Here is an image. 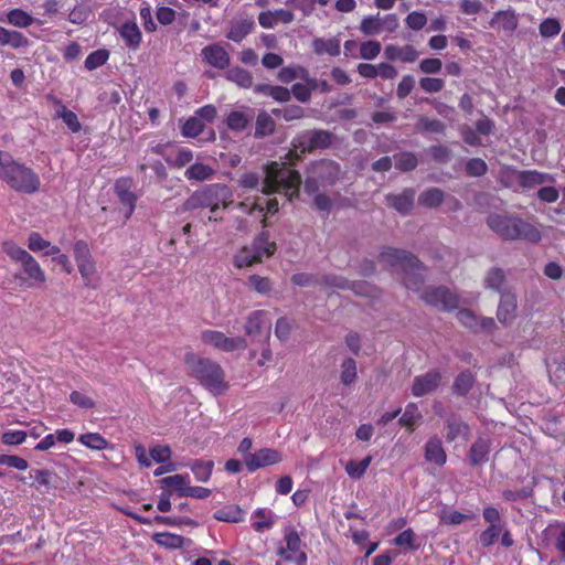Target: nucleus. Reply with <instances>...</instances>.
Returning a JSON list of instances; mask_svg holds the SVG:
<instances>
[{
    "label": "nucleus",
    "instance_id": "nucleus-1",
    "mask_svg": "<svg viewBox=\"0 0 565 565\" xmlns=\"http://www.w3.org/2000/svg\"><path fill=\"white\" fill-rule=\"evenodd\" d=\"M486 224L504 241L539 243L542 239V233L536 225L514 213H490L486 218Z\"/></svg>",
    "mask_w": 565,
    "mask_h": 565
},
{
    "label": "nucleus",
    "instance_id": "nucleus-2",
    "mask_svg": "<svg viewBox=\"0 0 565 565\" xmlns=\"http://www.w3.org/2000/svg\"><path fill=\"white\" fill-rule=\"evenodd\" d=\"M379 262L386 267L404 274V285L407 289L418 291L424 285V271L426 268L412 253L393 247H384L379 256Z\"/></svg>",
    "mask_w": 565,
    "mask_h": 565
},
{
    "label": "nucleus",
    "instance_id": "nucleus-3",
    "mask_svg": "<svg viewBox=\"0 0 565 565\" xmlns=\"http://www.w3.org/2000/svg\"><path fill=\"white\" fill-rule=\"evenodd\" d=\"M300 184L301 175L298 171L289 169L286 162L273 161L265 167L262 193L266 195L284 193L288 200L292 201L299 194Z\"/></svg>",
    "mask_w": 565,
    "mask_h": 565
},
{
    "label": "nucleus",
    "instance_id": "nucleus-4",
    "mask_svg": "<svg viewBox=\"0 0 565 565\" xmlns=\"http://www.w3.org/2000/svg\"><path fill=\"white\" fill-rule=\"evenodd\" d=\"M0 180L14 191L25 194L38 192L41 184L39 175L31 168L15 161L8 153L0 164Z\"/></svg>",
    "mask_w": 565,
    "mask_h": 565
},
{
    "label": "nucleus",
    "instance_id": "nucleus-5",
    "mask_svg": "<svg viewBox=\"0 0 565 565\" xmlns=\"http://www.w3.org/2000/svg\"><path fill=\"white\" fill-rule=\"evenodd\" d=\"M186 363L193 376L214 395H222L228 390L225 372L217 362L189 354Z\"/></svg>",
    "mask_w": 565,
    "mask_h": 565
},
{
    "label": "nucleus",
    "instance_id": "nucleus-6",
    "mask_svg": "<svg viewBox=\"0 0 565 565\" xmlns=\"http://www.w3.org/2000/svg\"><path fill=\"white\" fill-rule=\"evenodd\" d=\"M276 243L269 239L267 231L260 232L249 245L243 246L233 257L237 268L250 267L262 263L264 258L271 257L276 252Z\"/></svg>",
    "mask_w": 565,
    "mask_h": 565
},
{
    "label": "nucleus",
    "instance_id": "nucleus-7",
    "mask_svg": "<svg viewBox=\"0 0 565 565\" xmlns=\"http://www.w3.org/2000/svg\"><path fill=\"white\" fill-rule=\"evenodd\" d=\"M334 136L329 130L313 129L305 130L292 139V149L290 154H295L298 159L307 152L317 149H327L333 142Z\"/></svg>",
    "mask_w": 565,
    "mask_h": 565
},
{
    "label": "nucleus",
    "instance_id": "nucleus-8",
    "mask_svg": "<svg viewBox=\"0 0 565 565\" xmlns=\"http://www.w3.org/2000/svg\"><path fill=\"white\" fill-rule=\"evenodd\" d=\"M3 252L15 263L21 264L23 273L33 284H43L45 274L35 258L25 249L13 242L2 244Z\"/></svg>",
    "mask_w": 565,
    "mask_h": 565
},
{
    "label": "nucleus",
    "instance_id": "nucleus-9",
    "mask_svg": "<svg viewBox=\"0 0 565 565\" xmlns=\"http://www.w3.org/2000/svg\"><path fill=\"white\" fill-rule=\"evenodd\" d=\"M420 299L428 306L443 311H452L459 306V297L446 286H428L417 291Z\"/></svg>",
    "mask_w": 565,
    "mask_h": 565
},
{
    "label": "nucleus",
    "instance_id": "nucleus-10",
    "mask_svg": "<svg viewBox=\"0 0 565 565\" xmlns=\"http://www.w3.org/2000/svg\"><path fill=\"white\" fill-rule=\"evenodd\" d=\"M73 252L74 258L78 267V271L84 280L85 287L90 289L97 288V269L88 244L83 239L76 241L73 246Z\"/></svg>",
    "mask_w": 565,
    "mask_h": 565
},
{
    "label": "nucleus",
    "instance_id": "nucleus-11",
    "mask_svg": "<svg viewBox=\"0 0 565 565\" xmlns=\"http://www.w3.org/2000/svg\"><path fill=\"white\" fill-rule=\"evenodd\" d=\"M203 343L209 344L224 352H233L236 350H245L247 341L242 337L230 338L223 332L216 330H205L201 333Z\"/></svg>",
    "mask_w": 565,
    "mask_h": 565
},
{
    "label": "nucleus",
    "instance_id": "nucleus-12",
    "mask_svg": "<svg viewBox=\"0 0 565 565\" xmlns=\"http://www.w3.org/2000/svg\"><path fill=\"white\" fill-rule=\"evenodd\" d=\"M284 540L286 546L278 550V555L285 561L295 562L296 565H307V555L300 550L301 540L297 531L287 530Z\"/></svg>",
    "mask_w": 565,
    "mask_h": 565
},
{
    "label": "nucleus",
    "instance_id": "nucleus-13",
    "mask_svg": "<svg viewBox=\"0 0 565 565\" xmlns=\"http://www.w3.org/2000/svg\"><path fill=\"white\" fill-rule=\"evenodd\" d=\"M271 321L265 310H255L246 319L245 332L253 340L268 339L270 335Z\"/></svg>",
    "mask_w": 565,
    "mask_h": 565
},
{
    "label": "nucleus",
    "instance_id": "nucleus-14",
    "mask_svg": "<svg viewBox=\"0 0 565 565\" xmlns=\"http://www.w3.org/2000/svg\"><path fill=\"white\" fill-rule=\"evenodd\" d=\"M281 461V452L273 448H262L253 454H247L244 457V462L250 472L268 466L277 465Z\"/></svg>",
    "mask_w": 565,
    "mask_h": 565
},
{
    "label": "nucleus",
    "instance_id": "nucleus-15",
    "mask_svg": "<svg viewBox=\"0 0 565 565\" xmlns=\"http://www.w3.org/2000/svg\"><path fill=\"white\" fill-rule=\"evenodd\" d=\"M443 374L437 370H430L425 374L414 377L412 385V394L420 397L431 394L441 385Z\"/></svg>",
    "mask_w": 565,
    "mask_h": 565
},
{
    "label": "nucleus",
    "instance_id": "nucleus-16",
    "mask_svg": "<svg viewBox=\"0 0 565 565\" xmlns=\"http://www.w3.org/2000/svg\"><path fill=\"white\" fill-rule=\"evenodd\" d=\"M308 173L316 175L322 185H331L339 178L340 166L332 160H320L310 164Z\"/></svg>",
    "mask_w": 565,
    "mask_h": 565
},
{
    "label": "nucleus",
    "instance_id": "nucleus-17",
    "mask_svg": "<svg viewBox=\"0 0 565 565\" xmlns=\"http://www.w3.org/2000/svg\"><path fill=\"white\" fill-rule=\"evenodd\" d=\"M518 299L511 291H502L497 309V319L504 327H510L516 318Z\"/></svg>",
    "mask_w": 565,
    "mask_h": 565
},
{
    "label": "nucleus",
    "instance_id": "nucleus-18",
    "mask_svg": "<svg viewBox=\"0 0 565 565\" xmlns=\"http://www.w3.org/2000/svg\"><path fill=\"white\" fill-rule=\"evenodd\" d=\"M132 180L121 178L115 183V193L121 203L125 206V218L128 220L134 213L137 195L131 191Z\"/></svg>",
    "mask_w": 565,
    "mask_h": 565
},
{
    "label": "nucleus",
    "instance_id": "nucleus-19",
    "mask_svg": "<svg viewBox=\"0 0 565 565\" xmlns=\"http://www.w3.org/2000/svg\"><path fill=\"white\" fill-rule=\"evenodd\" d=\"M255 29V21L252 17L239 15L233 19L227 28L225 38L233 42H242Z\"/></svg>",
    "mask_w": 565,
    "mask_h": 565
},
{
    "label": "nucleus",
    "instance_id": "nucleus-20",
    "mask_svg": "<svg viewBox=\"0 0 565 565\" xmlns=\"http://www.w3.org/2000/svg\"><path fill=\"white\" fill-rule=\"evenodd\" d=\"M201 55L209 65L218 70H225L231 63L230 54L218 43L204 46L201 51Z\"/></svg>",
    "mask_w": 565,
    "mask_h": 565
},
{
    "label": "nucleus",
    "instance_id": "nucleus-21",
    "mask_svg": "<svg viewBox=\"0 0 565 565\" xmlns=\"http://www.w3.org/2000/svg\"><path fill=\"white\" fill-rule=\"evenodd\" d=\"M160 483L162 484V488L166 489L167 491H175L179 492V494H193L192 492L189 493L186 491H195V494H209V490L205 488H190L189 476L174 475L166 477L160 480Z\"/></svg>",
    "mask_w": 565,
    "mask_h": 565
},
{
    "label": "nucleus",
    "instance_id": "nucleus-22",
    "mask_svg": "<svg viewBox=\"0 0 565 565\" xmlns=\"http://www.w3.org/2000/svg\"><path fill=\"white\" fill-rule=\"evenodd\" d=\"M319 285H321L326 289H352L356 294H364L369 289V285H366L365 282H350L344 277L338 275L322 276L319 280Z\"/></svg>",
    "mask_w": 565,
    "mask_h": 565
},
{
    "label": "nucleus",
    "instance_id": "nucleus-23",
    "mask_svg": "<svg viewBox=\"0 0 565 565\" xmlns=\"http://www.w3.org/2000/svg\"><path fill=\"white\" fill-rule=\"evenodd\" d=\"M31 484L35 487L38 491H49L51 489L56 490L63 483V480L54 472L45 469H35L30 472Z\"/></svg>",
    "mask_w": 565,
    "mask_h": 565
},
{
    "label": "nucleus",
    "instance_id": "nucleus-24",
    "mask_svg": "<svg viewBox=\"0 0 565 565\" xmlns=\"http://www.w3.org/2000/svg\"><path fill=\"white\" fill-rule=\"evenodd\" d=\"M384 55L388 61H401L403 63L415 62L419 53L413 45L397 46L394 44L386 45L384 49Z\"/></svg>",
    "mask_w": 565,
    "mask_h": 565
},
{
    "label": "nucleus",
    "instance_id": "nucleus-25",
    "mask_svg": "<svg viewBox=\"0 0 565 565\" xmlns=\"http://www.w3.org/2000/svg\"><path fill=\"white\" fill-rule=\"evenodd\" d=\"M518 17L512 9L500 10L495 12L489 22V25L493 29L503 30L512 33L518 28Z\"/></svg>",
    "mask_w": 565,
    "mask_h": 565
},
{
    "label": "nucleus",
    "instance_id": "nucleus-26",
    "mask_svg": "<svg viewBox=\"0 0 565 565\" xmlns=\"http://www.w3.org/2000/svg\"><path fill=\"white\" fill-rule=\"evenodd\" d=\"M414 196L415 192L406 189L399 194H387L385 201L388 206L395 209L401 214H407L414 206Z\"/></svg>",
    "mask_w": 565,
    "mask_h": 565
},
{
    "label": "nucleus",
    "instance_id": "nucleus-27",
    "mask_svg": "<svg viewBox=\"0 0 565 565\" xmlns=\"http://www.w3.org/2000/svg\"><path fill=\"white\" fill-rule=\"evenodd\" d=\"M514 180L524 189H532L551 181V177L537 171H514Z\"/></svg>",
    "mask_w": 565,
    "mask_h": 565
},
{
    "label": "nucleus",
    "instance_id": "nucleus-28",
    "mask_svg": "<svg viewBox=\"0 0 565 565\" xmlns=\"http://www.w3.org/2000/svg\"><path fill=\"white\" fill-rule=\"evenodd\" d=\"M425 458L427 461L437 466L445 465L447 455L443 447V443L438 437L434 436L427 440L425 445Z\"/></svg>",
    "mask_w": 565,
    "mask_h": 565
},
{
    "label": "nucleus",
    "instance_id": "nucleus-29",
    "mask_svg": "<svg viewBox=\"0 0 565 565\" xmlns=\"http://www.w3.org/2000/svg\"><path fill=\"white\" fill-rule=\"evenodd\" d=\"M153 541L158 545L171 550L183 548L184 546L190 545L191 543L190 539L170 532L156 533L153 535Z\"/></svg>",
    "mask_w": 565,
    "mask_h": 565
},
{
    "label": "nucleus",
    "instance_id": "nucleus-30",
    "mask_svg": "<svg viewBox=\"0 0 565 565\" xmlns=\"http://www.w3.org/2000/svg\"><path fill=\"white\" fill-rule=\"evenodd\" d=\"M47 99L53 102L56 106H57V109H56V113H55V116L57 118H61L63 119V121L65 122V125L73 131V132H77L81 130V122L76 116L75 113H73L72 110L67 109L61 100H58L55 96L53 95H47Z\"/></svg>",
    "mask_w": 565,
    "mask_h": 565
},
{
    "label": "nucleus",
    "instance_id": "nucleus-31",
    "mask_svg": "<svg viewBox=\"0 0 565 565\" xmlns=\"http://www.w3.org/2000/svg\"><path fill=\"white\" fill-rule=\"evenodd\" d=\"M490 441L486 438L476 440L469 450V461L472 466H480L488 461Z\"/></svg>",
    "mask_w": 565,
    "mask_h": 565
},
{
    "label": "nucleus",
    "instance_id": "nucleus-32",
    "mask_svg": "<svg viewBox=\"0 0 565 565\" xmlns=\"http://www.w3.org/2000/svg\"><path fill=\"white\" fill-rule=\"evenodd\" d=\"M312 50L317 55L328 54L330 56H338L341 52L340 39L316 38L312 40Z\"/></svg>",
    "mask_w": 565,
    "mask_h": 565
},
{
    "label": "nucleus",
    "instance_id": "nucleus-33",
    "mask_svg": "<svg viewBox=\"0 0 565 565\" xmlns=\"http://www.w3.org/2000/svg\"><path fill=\"white\" fill-rule=\"evenodd\" d=\"M120 36L128 47L136 50L141 43V32L135 21L125 22L119 29Z\"/></svg>",
    "mask_w": 565,
    "mask_h": 565
},
{
    "label": "nucleus",
    "instance_id": "nucleus-34",
    "mask_svg": "<svg viewBox=\"0 0 565 565\" xmlns=\"http://www.w3.org/2000/svg\"><path fill=\"white\" fill-rule=\"evenodd\" d=\"M448 441H454L458 437L467 438L469 436V427L459 417L452 415L446 420Z\"/></svg>",
    "mask_w": 565,
    "mask_h": 565
},
{
    "label": "nucleus",
    "instance_id": "nucleus-35",
    "mask_svg": "<svg viewBox=\"0 0 565 565\" xmlns=\"http://www.w3.org/2000/svg\"><path fill=\"white\" fill-rule=\"evenodd\" d=\"M245 511L236 504L225 505L214 512V519L222 522H241L244 520Z\"/></svg>",
    "mask_w": 565,
    "mask_h": 565
},
{
    "label": "nucleus",
    "instance_id": "nucleus-36",
    "mask_svg": "<svg viewBox=\"0 0 565 565\" xmlns=\"http://www.w3.org/2000/svg\"><path fill=\"white\" fill-rule=\"evenodd\" d=\"M226 79L235 83L237 86L242 88H249L253 85V76L252 74L239 66H234L230 68L225 74Z\"/></svg>",
    "mask_w": 565,
    "mask_h": 565
},
{
    "label": "nucleus",
    "instance_id": "nucleus-37",
    "mask_svg": "<svg viewBox=\"0 0 565 565\" xmlns=\"http://www.w3.org/2000/svg\"><path fill=\"white\" fill-rule=\"evenodd\" d=\"M0 44L19 49L26 46L29 41L22 33L0 26Z\"/></svg>",
    "mask_w": 565,
    "mask_h": 565
},
{
    "label": "nucleus",
    "instance_id": "nucleus-38",
    "mask_svg": "<svg viewBox=\"0 0 565 565\" xmlns=\"http://www.w3.org/2000/svg\"><path fill=\"white\" fill-rule=\"evenodd\" d=\"M252 116L239 110L231 111L226 118V125L232 131H243L252 121Z\"/></svg>",
    "mask_w": 565,
    "mask_h": 565
},
{
    "label": "nucleus",
    "instance_id": "nucleus-39",
    "mask_svg": "<svg viewBox=\"0 0 565 565\" xmlns=\"http://www.w3.org/2000/svg\"><path fill=\"white\" fill-rule=\"evenodd\" d=\"M184 175L188 180L206 181L214 175V170L207 164L198 162L190 166Z\"/></svg>",
    "mask_w": 565,
    "mask_h": 565
},
{
    "label": "nucleus",
    "instance_id": "nucleus-40",
    "mask_svg": "<svg viewBox=\"0 0 565 565\" xmlns=\"http://www.w3.org/2000/svg\"><path fill=\"white\" fill-rule=\"evenodd\" d=\"M475 376L470 371L461 372L454 382L452 391L455 394L465 396L475 384Z\"/></svg>",
    "mask_w": 565,
    "mask_h": 565
},
{
    "label": "nucleus",
    "instance_id": "nucleus-41",
    "mask_svg": "<svg viewBox=\"0 0 565 565\" xmlns=\"http://www.w3.org/2000/svg\"><path fill=\"white\" fill-rule=\"evenodd\" d=\"M416 129L422 132L443 135L446 130V125L439 119L420 116L416 124Z\"/></svg>",
    "mask_w": 565,
    "mask_h": 565
},
{
    "label": "nucleus",
    "instance_id": "nucleus-42",
    "mask_svg": "<svg viewBox=\"0 0 565 565\" xmlns=\"http://www.w3.org/2000/svg\"><path fill=\"white\" fill-rule=\"evenodd\" d=\"M275 131V121L267 113L263 111L257 116L255 137L262 138L269 136Z\"/></svg>",
    "mask_w": 565,
    "mask_h": 565
},
{
    "label": "nucleus",
    "instance_id": "nucleus-43",
    "mask_svg": "<svg viewBox=\"0 0 565 565\" xmlns=\"http://www.w3.org/2000/svg\"><path fill=\"white\" fill-rule=\"evenodd\" d=\"M271 513L265 509H257L253 514L252 526L256 532H264L273 526Z\"/></svg>",
    "mask_w": 565,
    "mask_h": 565
},
{
    "label": "nucleus",
    "instance_id": "nucleus-44",
    "mask_svg": "<svg viewBox=\"0 0 565 565\" xmlns=\"http://www.w3.org/2000/svg\"><path fill=\"white\" fill-rule=\"evenodd\" d=\"M439 522L445 525H459L462 522L473 518V514H463L459 511L441 510L439 513Z\"/></svg>",
    "mask_w": 565,
    "mask_h": 565
},
{
    "label": "nucleus",
    "instance_id": "nucleus-45",
    "mask_svg": "<svg viewBox=\"0 0 565 565\" xmlns=\"http://www.w3.org/2000/svg\"><path fill=\"white\" fill-rule=\"evenodd\" d=\"M419 203L427 207H437L444 201V192L438 188H430L419 195Z\"/></svg>",
    "mask_w": 565,
    "mask_h": 565
},
{
    "label": "nucleus",
    "instance_id": "nucleus-46",
    "mask_svg": "<svg viewBox=\"0 0 565 565\" xmlns=\"http://www.w3.org/2000/svg\"><path fill=\"white\" fill-rule=\"evenodd\" d=\"M247 285L249 288L264 296L269 295L273 289L271 280L268 277L259 275H250Z\"/></svg>",
    "mask_w": 565,
    "mask_h": 565
},
{
    "label": "nucleus",
    "instance_id": "nucleus-47",
    "mask_svg": "<svg viewBox=\"0 0 565 565\" xmlns=\"http://www.w3.org/2000/svg\"><path fill=\"white\" fill-rule=\"evenodd\" d=\"M360 31L366 35H377L382 32V21L377 15L365 17L360 24Z\"/></svg>",
    "mask_w": 565,
    "mask_h": 565
},
{
    "label": "nucleus",
    "instance_id": "nucleus-48",
    "mask_svg": "<svg viewBox=\"0 0 565 565\" xmlns=\"http://www.w3.org/2000/svg\"><path fill=\"white\" fill-rule=\"evenodd\" d=\"M479 318L472 310L470 309H461L457 312L458 321L467 329L471 330L475 333L479 332Z\"/></svg>",
    "mask_w": 565,
    "mask_h": 565
},
{
    "label": "nucleus",
    "instance_id": "nucleus-49",
    "mask_svg": "<svg viewBox=\"0 0 565 565\" xmlns=\"http://www.w3.org/2000/svg\"><path fill=\"white\" fill-rule=\"evenodd\" d=\"M504 282V273L501 268H491L484 278V287L502 292L501 287Z\"/></svg>",
    "mask_w": 565,
    "mask_h": 565
},
{
    "label": "nucleus",
    "instance_id": "nucleus-50",
    "mask_svg": "<svg viewBox=\"0 0 565 565\" xmlns=\"http://www.w3.org/2000/svg\"><path fill=\"white\" fill-rule=\"evenodd\" d=\"M395 168L401 171H412L417 167L418 160L413 152H401L394 156Z\"/></svg>",
    "mask_w": 565,
    "mask_h": 565
},
{
    "label": "nucleus",
    "instance_id": "nucleus-51",
    "mask_svg": "<svg viewBox=\"0 0 565 565\" xmlns=\"http://www.w3.org/2000/svg\"><path fill=\"white\" fill-rule=\"evenodd\" d=\"M8 22L18 28H26L31 25L34 19L21 9H13L8 12Z\"/></svg>",
    "mask_w": 565,
    "mask_h": 565
},
{
    "label": "nucleus",
    "instance_id": "nucleus-52",
    "mask_svg": "<svg viewBox=\"0 0 565 565\" xmlns=\"http://www.w3.org/2000/svg\"><path fill=\"white\" fill-rule=\"evenodd\" d=\"M341 382L344 385H351L356 380V362L352 358H347L341 364Z\"/></svg>",
    "mask_w": 565,
    "mask_h": 565
},
{
    "label": "nucleus",
    "instance_id": "nucleus-53",
    "mask_svg": "<svg viewBox=\"0 0 565 565\" xmlns=\"http://www.w3.org/2000/svg\"><path fill=\"white\" fill-rule=\"evenodd\" d=\"M78 441L95 450L105 449L108 445V441L97 433L83 434L79 436Z\"/></svg>",
    "mask_w": 565,
    "mask_h": 565
},
{
    "label": "nucleus",
    "instance_id": "nucleus-54",
    "mask_svg": "<svg viewBox=\"0 0 565 565\" xmlns=\"http://www.w3.org/2000/svg\"><path fill=\"white\" fill-rule=\"evenodd\" d=\"M562 30L561 22L555 18L544 19L540 25L539 31L543 38H554Z\"/></svg>",
    "mask_w": 565,
    "mask_h": 565
},
{
    "label": "nucleus",
    "instance_id": "nucleus-55",
    "mask_svg": "<svg viewBox=\"0 0 565 565\" xmlns=\"http://www.w3.org/2000/svg\"><path fill=\"white\" fill-rule=\"evenodd\" d=\"M415 540L416 535L414 531L412 529H407L395 537L394 543L398 547L415 551L419 547V545L415 544Z\"/></svg>",
    "mask_w": 565,
    "mask_h": 565
},
{
    "label": "nucleus",
    "instance_id": "nucleus-56",
    "mask_svg": "<svg viewBox=\"0 0 565 565\" xmlns=\"http://www.w3.org/2000/svg\"><path fill=\"white\" fill-rule=\"evenodd\" d=\"M205 127L201 118L193 116L189 118L182 127V135L185 137L194 138L199 136Z\"/></svg>",
    "mask_w": 565,
    "mask_h": 565
},
{
    "label": "nucleus",
    "instance_id": "nucleus-57",
    "mask_svg": "<svg viewBox=\"0 0 565 565\" xmlns=\"http://www.w3.org/2000/svg\"><path fill=\"white\" fill-rule=\"evenodd\" d=\"M420 418L422 414L419 413L417 405L414 403H409L406 406L403 415L401 416L399 423L403 426L412 428L415 425V423Z\"/></svg>",
    "mask_w": 565,
    "mask_h": 565
},
{
    "label": "nucleus",
    "instance_id": "nucleus-58",
    "mask_svg": "<svg viewBox=\"0 0 565 565\" xmlns=\"http://www.w3.org/2000/svg\"><path fill=\"white\" fill-rule=\"evenodd\" d=\"M371 460V457H365L360 461L351 460L347 463L345 470L350 477L358 479L365 472Z\"/></svg>",
    "mask_w": 565,
    "mask_h": 565
},
{
    "label": "nucleus",
    "instance_id": "nucleus-59",
    "mask_svg": "<svg viewBox=\"0 0 565 565\" xmlns=\"http://www.w3.org/2000/svg\"><path fill=\"white\" fill-rule=\"evenodd\" d=\"M108 60V52L106 50H97L90 53L85 60V67L93 71L104 65Z\"/></svg>",
    "mask_w": 565,
    "mask_h": 565
},
{
    "label": "nucleus",
    "instance_id": "nucleus-60",
    "mask_svg": "<svg viewBox=\"0 0 565 565\" xmlns=\"http://www.w3.org/2000/svg\"><path fill=\"white\" fill-rule=\"evenodd\" d=\"M419 86L426 93H439L445 87V81L436 77H423L419 79Z\"/></svg>",
    "mask_w": 565,
    "mask_h": 565
},
{
    "label": "nucleus",
    "instance_id": "nucleus-61",
    "mask_svg": "<svg viewBox=\"0 0 565 565\" xmlns=\"http://www.w3.org/2000/svg\"><path fill=\"white\" fill-rule=\"evenodd\" d=\"M381 43L377 41H366L360 46V55L363 60H374L381 53Z\"/></svg>",
    "mask_w": 565,
    "mask_h": 565
},
{
    "label": "nucleus",
    "instance_id": "nucleus-62",
    "mask_svg": "<svg viewBox=\"0 0 565 565\" xmlns=\"http://www.w3.org/2000/svg\"><path fill=\"white\" fill-rule=\"evenodd\" d=\"M213 462L212 461H200L196 460L192 465V471L196 479L200 481H206L212 473Z\"/></svg>",
    "mask_w": 565,
    "mask_h": 565
},
{
    "label": "nucleus",
    "instance_id": "nucleus-63",
    "mask_svg": "<svg viewBox=\"0 0 565 565\" xmlns=\"http://www.w3.org/2000/svg\"><path fill=\"white\" fill-rule=\"evenodd\" d=\"M550 531L554 535V546L555 548L565 556V523H557L555 526H552Z\"/></svg>",
    "mask_w": 565,
    "mask_h": 565
},
{
    "label": "nucleus",
    "instance_id": "nucleus-64",
    "mask_svg": "<svg viewBox=\"0 0 565 565\" xmlns=\"http://www.w3.org/2000/svg\"><path fill=\"white\" fill-rule=\"evenodd\" d=\"M405 23L409 29L419 31L426 25L427 18L425 13L420 11H413L406 17Z\"/></svg>",
    "mask_w": 565,
    "mask_h": 565
}]
</instances>
